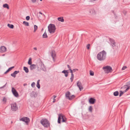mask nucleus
Wrapping results in <instances>:
<instances>
[{"label": "nucleus", "mask_w": 130, "mask_h": 130, "mask_svg": "<svg viewBox=\"0 0 130 130\" xmlns=\"http://www.w3.org/2000/svg\"><path fill=\"white\" fill-rule=\"evenodd\" d=\"M106 53L104 50L100 52L97 56V59L99 61H102L104 60L106 58Z\"/></svg>", "instance_id": "1"}, {"label": "nucleus", "mask_w": 130, "mask_h": 130, "mask_svg": "<svg viewBox=\"0 0 130 130\" xmlns=\"http://www.w3.org/2000/svg\"><path fill=\"white\" fill-rule=\"evenodd\" d=\"M41 123L45 127H48L50 126V123L46 119L41 120Z\"/></svg>", "instance_id": "2"}, {"label": "nucleus", "mask_w": 130, "mask_h": 130, "mask_svg": "<svg viewBox=\"0 0 130 130\" xmlns=\"http://www.w3.org/2000/svg\"><path fill=\"white\" fill-rule=\"evenodd\" d=\"M48 29L50 33H54L56 30V28L54 24H50L48 26Z\"/></svg>", "instance_id": "3"}, {"label": "nucleus", "mask_w": 130, "mask_h": 130, "mask_svg": "<svg viewBox=\"0 0 130 130\" xmlns=\"http://www.w3.org/2000/svg\"><path fill=\"white\" fill-rule=\"evenodd\" d=\"M61 119H62V122H65L66 121V119L65 117L61 114H59L58 120V122L59 123H60V120Z\"/></svg>", "instance_id": "4"}, {"label": "nucleus", "mask_w": 130, "mask_h": 130, "mask_svg": "<svg viewBox=\"0 0 130 130\" xmlns=\"http://www.w3.org/2000/svg\"><path fill=\"white\" fill-rule=\"evenodd\" d=\"M102 68L107 73L111 72L112 71V68L110 66H106L103 67Z\"/></svg>", "instance_id": "5"}, {"label": "nucleus", "mask_w": 130, "mask_h": 130, "mask_svg": "<svg viewBox=\"0 0 130 130\" xmlns=\"http://www.w3.org/2000/svg\"><path fill=\"white\" fill-rule=\"evenodd\" d=\"M11 109L12 111H15L17 110L18 107L16 103L11 104Z\"/></svg>", "instance_id": "6"}, {"label": "nucleus", "mask_w": 130, "mask_h": 130, "mask_svg": "<svg viewBox=\"0 0 130 130\" xmlns=\"http://www.w3.org/2000/svg\"><path fill=\"white\" fill-rule=\"evenodd\" d=\"M12 92L13 95L16 97L19 96V94L15 88L13 87L12 88Z\"/></svg>", "instance_id": "7"}, {"label": "nucleus", "mask_w": 130, "mask_h": 130, "mask_svg": "<svg viewBox=\"0 0 130 130\" xmlns=\"http://www.w3.org/2000/svg\"><path fill=\"white\" fill-rule=\"evenodd\" d=\"M77 86L78 87L80 91L82 90L83 89L82 86V84L80 82L78 81L77 82Z\"/></svg>", "instance_id": "8"}, {"label": "nucleus", "mask_w": 130, "mask_h": 130, "mask_svg": "<svg viewBox=\"0 0 130 130\" xmlns=\"http://www.w3.org/2000/svg\"><path fill=\"white\" fill-rule=\"evenodd\" d=\"M20 120L25 122L26 123H28L29 120V118L27 117H24L20 119Z\"/></svg>", "instance_id": "9"}, {"label": "nucleus", "mask_w": 130, "mask_h": 130, "mask_svg": "<svg viewBox=\"0 0 130 130\" xmlns=\"http://www.w3.org/2000/svg\"><path fill=\"white\" fill-rule=\"evenodd\" d=\"M129 89V87H127V88H126V89L125 91H124L123 92L122 91H120V94H119V96H121L124 93H125L126 92L128 89Z\"/></svg>", "instance_id": "10"}, {"label": "nucleus", "mask_w": 130, "mask_h": 130, "mask_svg": "<svg viewBox=\"0 0 130 130\" xmlns=\"http://www.w3.org/2000/svg\"><path fill=\"white\" fill-rule=\"evenodd\" d=\"M6 51V48L4 46H2L0 48V52H5Z\"/></svg>", "instance_id": "11"}, {"label": "nucleus", "mask_w": 130, "mask_h": 130, "mask_svg": "<svg viewBox=\"0 0 130 130\" xmlns=\"http://www.w3.org/2000/svg\"><path fill=\"white\" fill-rule=\"evenodd\" d=\"M95 100L93 98H91L89 100V102L91 104H93L95 102Z\"/></svg>", "instance_id": "12"}, {"label": "nucleus", "mask_w": 130, "mask_h": 130, "mask_svg": "<svg viewBox=\"0 0 130 130\" xmlns=\"http://www.w3.org/2000/svg\"><path fill=\"white\" fill-rule=\"evenodd\" d=\"M109 40L111 42L112 46L113 47L115 46L116 43L115 42L114 40L111 39H110Z\"/></svg>", "instance_id": "13"}, {"label": "nucleus", "mask_w": 130, "mask_h": 130, "mask_svg": "<svg viewBox=\"0 0 130 130\" xmlns=\"http://www.w3.org/2000/svg\"><path fill=\"white\" fill-rule=\"evenodd\" d=\"M51 56L54 60V57H56V54L55 52L53 50H52L51 52Z\"/></svg>", "instance_id": "14"}, {"label": "nucleus", "mask_w": 130, "mask_h": 130, "mask_svg": "<svg viewBox=\"0 0 130 130\" xmlns=\"http://www.w3.org/2000/svg\"><path fill=\"white\" fill-rule=\"evenodd\" d=\"M30 95L31 97L34 98H36L37 96L36 93L34 91H32Z\"/></svg>", "instance_id": "15"}, {"label": "nucleus", "mask_w": 130, "mask_h": 130, "mask_svg": "<svg viewBox=\"0 0 130 130\" xmlns=\"http://www.w3.org/2000/svg\"><path fill=\"white\" fill-rule=\"evenodd\" d=\"M41 69L44 71H45L46 70V69L44 64L42 62H41Z\"/></svg>", "instance_id": "16"}, {"label": "nucleus", "mask_w": 130, "mask_h": 130, "mask_svg": "<svg viewBox=\"0 0 130 130\" xmlns=\"http://www.w3.org/2000/svg\"><path fill=\"white\" fill-rule=\"evenodd\" d=\"M36 65L35 64H31L30 66V68L31 70H32L36 68Z\"/></svg>", "instance_id": "17"}, {"label": "nucleus", "mask_w": 130, "mask_h": 130, "mask_svg": "<svg viewBox=\"0 0 130 130\" xmlns=\"http://www.w3.org/2000/svg\"><path fill=\"white\" fill-rule=\"evenodd\" d=\"M89 13L91 14H94L95 13L93 9H92L89 10Z\"/></svg>", "instance_id": "18"}, {"label": "nucleus", "mask_w": 130, "mask_h": 130, "mask_svg": "<svg viewBox=\"0 0 130 130\" xmlns=\"http://www.w3.org/2000/svg\"><path fill=\"white\" fill-rule=\"evenodd\" d=\"M70 92L68 91L65 94V96L66 98L67 99H68L70 98Z\"/></svg>", "instance_id": "19"}, {"label": "nucleus", "mask_w": 130, "mask_h": 130, "mask_svg": "<svg viewBox=\"0 0 130 130\" xmlns=\"http://www.w3.org/2000/svg\"><path fill=\"white\" fill-rule=\"evenodd\" d=\"M62 73H64V74L65 76L66 77L68 76V73L67 71V70H64L62 71Z\"/></svg>", "instance_id": "20"}, {"label": "nucleus", "mask_w": 130, "mask_h": 130, "mask_svg": "<svg viewBox=\"0 0 130 130\" xmlns=\"http://www.w3.org/2000/svg\"><path fill=\"white\" fill-rule=\"evenodd\" d=\"M129 87H130V81L129 82H128L127 83V85L126 86H123V87H122L121 88L122 89L123 88H127L126 86Z\"/></svg>", "instance_id": "21"}, {"label": "nucleus", "mask_w": 130, "mask_h": 130, "mask_svg": "<svg viewBox=\"0 0 130 130\" xmlns=\"http://www.w3.org/2000/svg\"><path fill=\"white\" fill-rule=\"evenodd\" d=\"M58 20L60 21L63 22L64 21V19L62 17H60L58 18Z\"/></svg>", "instance_id": "22"}, {"label": "nucleus", "mask_w": 130, "mask_h": 130, "mask_svg": "<svg viewBox=\"0 0 130 130\" xmlns=\"http://www.w3.org/2000/svg\"><path fill=\"white\" fill-rule=\"evenodd\" d=\"M3 7L4 8H7L8 9H9V8L8 5L7 4H4L3 5Z\"/></svg>", "instance_id": "23"}, {"label": "nucleus", "mask_w": 130, "mask_h": 130, "mask_svg": "<svg viewBox=\"0 0 130 130\" xmlns=\"http://www.w3.org/2000/svg\"><path fill=\"white\" fill-rule=\"evenodd\" d=\"M40 81V80L39 79L37 81V88L38 89H39L40 88V85L39 84Z\"/></svg>", "instance_id": "24"}, {"label": "nucleus", "mask_w": 130, "mask_h": 130, "mask_svg": "<svg viewBox=\"0 0 130 130\" xmlns=\"http://www.w3.org/2000/svg\"><path fill=\"white\" fill-rule=\"evenodd\" d=\"M47 36L46 32L45 31L42 35V37L43 38H46L47 37Z\"/></svg>", "instance_id": "25"}, {"label": "nucleus", "mask_w": 130, "mask_h": 130, "mask_svg": "<svg viewBox=\"0 0 130 130\" xmlns=\"http://www.w3.org/2000/svg\"><path fill=\"white\" fill-rule=\"evenodd\" d=\"M24 70L25 71L26 73L28 72L29 70L26 67H24L23 68Z\"/></svg>", "instance_id": "26"}, {"label": "nucleus", "mask_w": 130, "mask_h": 130, "mask_svg": "<svg viewBox=\"0 0 130 130\" xmlns=\"http://www.w3.org/2000/svg\"><path fill=\"white\" fill-rule=\"evenodd\" d=\"M7 26L10 28L12 29L14 27V26L12 24H8L7 25Z\"/></svg>", "instance_id": "27"}, {"label": "nucleus", "mask_w": 130, "mask_h": 130, "mask_svg": "<svg viewBox=\"0 0 130 130\" xmlns=\"http://www.w3.org/2000/svg\"><path fill=\"white\" fill-rule=\"evenodd\" d=\"M23 24L26 26H29V23L25 21H23Z\"/></svg>", "instance_id": "28"}, {"label": "nucleus", "mask_w": 130, "mask_h": 130, "mask_svg": "<svg viewBox=\"0 0 130 130\" xmlns=\"http://www.w3.org/2000/svg\"><path fill=\"white\" fill-rule=\"evenodd\" d=\"M74 78V75L73 74H71V77L70 78V79L71 80V82H72L73 80V79Z\"/></svg>", "instance_id": "29"}, {"label": "nucleus", "mask_w": 130, "mask_h": 130, "mask_svg": "<svg viewBox=\"0 0 130 130\" xmlns=\"http://www.w3.org/2000/svg\"><path fill=\"white\" fill-rule=\"evenodd\" d=\"M119 92L118 91H116L114 92L113 93V95L115 96H117L119 95Z\"/></svg>", "instance_id": "30"}, {"label": "nucleus", "mask_w": 130, "mask_h": 130, "mask_svg": "<svg viewBox=\"0 0 130 130\" xmlns=\"http://www.w3.org/2000/svg\"><path fill=\"white\" fill-rule=\"evenodd\" d=\"M32 63V61H31V58H30L28 60V64L31 65V64Z\"/></svg>", "instance_id": "31"}, {"label": "nucleus", "mask_w": 130, "mask_h": 130, "mask_svg": "<svg viewBox=\"0 0 130 130\" xmlns=\"http://www.w3.org/2000/svg\"><path fill=\"white\" fill-rule=\"evenodd\" d=\"M75 97V96L73 95L71 96H70V99H68L69 100H72Z\"/></svg>", "instance_id": "32"}, {"label": "nucleus", "mask_w": 130, "mask_h": 130, "mask_svg": "<svg viewBox=\"0 0 130 130\" xmlns=\"http://www.w3.org/2000/svg\"><path fill=\"white\" fill-rule=\"evenodd\" d=\"M2 101L3 102V103L5 104L7 101V99L5 97H4L3 98Z\"/></svg>", "instance_id": "33"}, {"label": "nucleus", "mask_w": 130, "mask_h": 130, "mask_svg": "<svg viewBox=\"0 0 130 130\" xmlns=\"http://www.w3.org/2000/svg\"><path fill=\"white\" fill-rule=\"evenodd\" d=\"M34 32H35L37 30L38 28V27L36 25H35L34 26Z\"/></svg>", "instance_id": "34"}, {"label": "nucleus", "mask_w": 130, "mask_h": 130, "mask_svg": "<svg viewBox=\"0 0 130 130\" xmlns=\"http://www.w3.org/2000/svg\"><path fill=\"white\" fill-rule=\"evenodd\" d=\"M90 75L93 76L94 75V72L91 70H90Z\"/></svg>", "instance_id": "35"}, {"label": "nucleus", "mask_w": 130, "mask_h": 130, "mask_svg": "<svg viewBox=\"0 0 130 130\" xmlns=\"http://www.w3.org/2000/svg\"><path fill=\"white\" fill-rule=\"evenodd\" d=\"M89 110L90 112H91L92 111V106H90L89 107Z\"/></svg>", "instance_id": "36"}, {"label": "nucleus", "mask_w": 130, "mask_h": 130, "mask_svg": "<svg viewBox=\"0 0 130 130\" xmlns=\"http://www.w3.org/2000/svg\"><path fill=\"white\" fill-rule=\"evenodd\" d=\"M11 75L14 78L15 77H16V75L14 73H13L11 74Z\"/></svg>", "instance_id": "37"}, {"label": "nucleus", "mask_w": 130, "mask_h": 130, "mask_svg": "<svg viewBox=\"0 0 130 130\" xmlns=\"http://www.w3.org/2000/svg\"><path fill=\"white\" fill-rule=\"evenodd\" d=\"M35 85V82H33L31 84V86L32 87H34Z\"/></svg>", "instance_id": "38"}, {"label": "nucleus", "mask_w": 130, "mask_h": 130, "mask_svg": "<svg viewBox=\"0 0 130 130\" xmlns=\"http://www.w3.org/2000/svg\"><path fill=\"white\" fill-rule=\"evenodd\" d=\"M30 17L29 16H28L26 17V20L28 21L30 19Z\"/></svg>", "instance_id": "39"}, {"label": "nucleus", "mask_w": 130, "mask_h": 130, "mask_svg": "<svg viewBox=\"0 0 130 130\" xmlns=\"http://www.w3.org/2000/svg\"><path fill=\"white\" fill-rule=\"evenodd\" d=\"M20 72L19 71H15L14 72H13L14 74L16 75L18 73H19Z\"/></svg>", "instance_id": "40"}, {"label": "nucleus", "mask_w": 130, "mask_h": 130, "mask_svg": "<svg viewBox=\"0 0 130 130\" xmlns=\"http://www.w3.org/2000/svg\"><path fill=\"white\" fill-rule=\"evenodd\" d=\"M127 68L126 66H124L122 68V70H124Z\"/></svg>", "instance_id": "41"}, {"label": "nucleus", "mask_w": 130, "mask_h": 130, "mask_svg": "<svg viewBox=\"0 0 130 130\" xmlns=\"http://www.w3.org/2000/svg\"><path fill=\"white\" fill-rule=\"evenodd\" d=\"M14 68V66L8 69L9 71H11L12 69H13V68Z\"/></svg>", "instance_id": "42"}, {"label": "nucleus", "mask_w": 130, "mask_h": 130, "mask_svg": "<svg viewBox=\"0 0 130 130\" xmlns=\"http://www.w3.org/2000/svg\"><path fill=\"white\" fill-rule=\"evenodd\" d=\"M90 44H88L87 45V49L89 50L90 48Z\"/></svg>", "instance_id": "43"}, {"label": "nucleus", "mask_w": 130, "mask_h": 130, "mask_svg": "<svg viewBox=\"0 0 130 130\" xmlns=\"http://www.w3.org/2000/svg\"><path fill=\"white\" fill-rule=\"evenodd\" d=\"M6 84H7V83H6V84L4 86H3L0 87V89H1L4 88V87L5 86Z\"/></svg>", "instance_id": "44"}, {"label": "nucleus", "mask_w": 130, "mask_h": 130, "mask_svg": "<svg viewBox=\"0 0 130 130\" xmlns=\"http://www.w3.org/2000/svg\"><path fill=\"white\" fill-rule=\"evenodd\" d=\"M123 13L125 15L127 13L126 12L125 10H124L123 11Z\"/></svg>", "instance_id": "45"}, {"label": "nucleus", "mask_w": 130, "mask_h": 130, "mask_svg": "<svg viewBox=\"0 0 130 130\" xmlns=\"http://www.w3.org/2000/svg\"><path fill=\"white\" fill-rule=\"evenodd\" d=\"M73 72H76V71H78V70L77 69H73Z\"/></svg>", "instance_id": "46"}, {"label": "nucleus", "mask_w": 130, "mask_h": 130, "mask_svg": "<svg viewBox=\"0 0 130 130\" xmlns=\"http://www.w3.org/2000/svg\"><path fill=\"white\" fill-rule=\"evenodd\" d=\"M39 13L40 14H41L42 15H43V16H45V15L43 13H42L40 11L39 12Z\"/></svg>", "instance_id": "47"}, {"label": "nucleus", "mask_w": 130, "mask_h": 130, "mask_svg": "<svg viewBox=\"0 0 130 130\" xmlns=\"http://www.w3.org/2000/svg\"><path fill=\"white\" fill-rule=\"evenodd\" d=\"M67 66L68 68L69 69V70L70 69H71V67L69 65H68Z\"/></svg>", "instance_id": "48"}, {"label": "nucleus", "mask_w": 130, "mask_h": 130, "mask_svg": "<svg viewBox=\"0 0 130 130\" xmlns=\"http://www.w3.org/2000/svg\"><path fill=\"white\" fill-rule=\"evenodd\" d=\"M9 71L8 70H8H7L4 73V74H7V73L8 72H9Z\"/></svg>", "instance_id": "49"}, {"label": "nucleus", "mask_w": 130, "mask_h": 130, "mask_svg": "<svg viewBox=\"0 0 130 130\" xmlns=\"http://www.w3.org/2000/svg\"><path fill=\"white\" fill-rule=\"evenodd\" d=\"M32 2L33 3H35L36 2V0H31Z\"/></svg>", "instance_id": "50"}, {"label": "nucleus", "mask_w": 130, "mask_h": 130, "mask_svg": "<svg viewBox=\"0 0 130 130\" xmlns=\"http://www.w3.org/2000/svg\"><path fill=\"white\" fill-rule=\"evenodd\" d=\"M70 72L71 73V74H73V70H71V69H70Z\"/></svg>", "instance_id": "51"}, {"label": "nucleus", "mask_w": 130, "mask_h": 130, "mask_svg": "<svg viewBox=\"0 0 130 130\" xmlns=\"http://www.w3.org/2000/svg\"><path fill=\"white\" fill-rule=\"evenodd\" d=\"M53 96L54 97V98L53 99V100H55V98L56 97V95H54Z\"/></svg>", "instance_id": "52"}, {"label": "nucleus", "mask_w": 130, "mask_h": 130, "mask_svg": "<svg viewBox=\"0 0 130 130\" xmlns=\"http://www.w3.org/2000/svg\"><path fill=\"white\" fill-rule=\"evenodd\" d=\"M33 49L37 51V48L36 47H34Z\"/></svg>", "instance_id": "53"}, {"label": "nucleus", "mask_w": 130, "mask_h": 130, "mask_svg": "<svg viewBox=\"0 0 130 130\" xmlns=\"http://www.w3.org/2000/svg\"><path fill=\"white\" fill-rule=\"evenodd\" d=\"M96 0H90V2H93L94 1H95Z\"/></svg>", "instance_id": "54"}, {"label": "nucleus", "mask_w": 130, "mask_h": 130, "mask_svg": "<svg viewBox=\"0 0 130 130\" xmlns=\"http://www.w3.org/2000/svg\"><path fill=\"white\" fill-rule=\"evenodd\" d=\"M27 85V84H23V85L24 86H25Z\"/></svg>", "instance_id": "55"}, {"label": "nucleus", "mask_w": 130, "mask_h": 130, "mask_svg": "<svg viewBox=\"0 0 130 130\" xmlns=\"http://www.w3.org/2000/svg\"><path fill=\"white\" fill-rule=\"evenodd\" d=\"M55 100H53V102H55Z\"/></svg>", "instance_id": "56"}, {"label": "nucleus", "mask_w": 130, "mask_h": 130, "mask_svg": "<svg viewBox=\"0 0 130 130\" xmlns=\"http://www.w3.org/2000/svg\"><path fill=\"white\" fill-rule=\"evenodd\" d=\"M112 12H113L114 14H115L114 12V11H112Z\"/></svg>", "instance_id": "57"}, {"label": "nucleus", "mask_w": 130, "mask_h": 130, "mask_svg": "<svg viewBox=\"0 0 130 130\" xmlns=\"http://www.w3.org/2000/svg\"><path fill=\"white\" fill-rule=\"evenodd\" d=\"M42 0H40V1H42Z\"/></svg>", "instance_id": "58"}]
</instances>
